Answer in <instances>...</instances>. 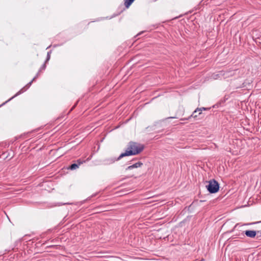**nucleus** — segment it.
<instances>
[{
    "instance_id": "nucleus-4",
    "label": "nucleus",
    "mask_w": 261,
    "mask_h": 261,
    "mask_svg": "<svg viewBox=\"0 0 261 261\" xmlns=\"http://www.w3.org/2000/svg\"><path fill=\"white\" fill-rule=\"evenodd\" d=\"M245 234L248 237L253 238L256 235V231L254 230H246L245 231Z\"/></svg>"
},
{
    "instance_id": "nucleus-8",
    "label": "nucleus",
    "mask_w": 261,
    "mask_h": 261,
    "mask_svg": "<svg viewBox=\"0 0 261 261\" xmlns=\"http://www.w3.org/2000/svg\"><path fill=\"white\" fill-rule=\"evenodd\" d=\"M202 109L203 110H205L206 109L204 108H201V109H197L193 113V114L191 116V117L193 116L194 117H196L197 116L196 115H194V113L197 112V111H202Z\"/></svg>"
},
{
    "instance_id": "nucleus-9",
    "label": "nucleus",
    "mask_w": 261,
    "mask_h": 261,
    "mask_svg": "<svg viewBox=\"0 0 261 261\" xmlns=\"http://www.w3.org/2000/svg\"><path fill=\"white\" fill-rule=\"evenodd\" d=\"M223 71L225 73V75H229L230 74V72H229V71H232L233 73V75H234V71L233 70H227Z\"/></svg>"
},
{
    "instance_id": "nucleus-10",
    "label": "nucleus",
    "mask_w": 261,
    "mask_h": 261,
    "mask_svg": "<svg viewBox=\"0 0 261 261\" xmlns=\"http://www.w3.org/2000/svg\"><path fill=\"white\" fill-rule=\"evenodd\" d=\"M256 235H257V238L261 237V230L257 231H256Z\"/></svg>"
},
{
    "instance_id": "nucleus-11",
    "label": "nucleus",
    "mask_w": 261,
    "mask_h": 261,
    "mask_svg": "<svg viewBox=\"0 0 261 261\" xmlns=\"http://www.w3.org/2000/svg\"><path fill=\"white\" fill-rule=\"evenodd\" d=\"M175 117H169L168 118H175Z\"/></svg>"
},
{
    "instance_id": "nucleus-1",
    "label": "nucleus",
    "mask_w": 261,
    "mask_h": 261,
    "mask_svg": "<svg viewBox=\"0 0 261 261\" xmlns=\"http://www.w3.org/2000/svg\"><path fill=\"white\" fill-rule=\"evenodd\" d=\"M143 148V145L135 142H130L125 152L121 154L119 158L137 154L141 152Z\"/></svg>"
},
{
    "instance_id": "nucleus-3",
    "label": "nucleus",
    "mask_w": 261,
    "mask_h": 261,
    "mask_svg": "<svg viewBox=\"0 0 261 261\" xmlns=\"http://www.w3.org/2000/svg\"><path fill=\"white\" fill-rule=\"evenodd\" d=\"M230 74L229 75H225V73L224 71H219L218 73H214L212 75V78L214 80L220 79L222 77L226 79L233 76V73L232 71H229Z\"/></svg>"
},
{
    "instance_id": "nucleus-7",
    "label": "nucleus",
    "mask_w": 261,
    "mask_h": 261,
    "mask_svg": "<svg viewBox=\"0 0 261 261\" xmlns=\"http://www.w3.org/2000/svg\"><path fill=\"white\" fill-rule=\"evenodd\" d=\"M78 162L79 163V164H72L70 167V169L71 170H74V169H77V168H79V166L80 164H81L82 163V162H80L79 161H78Z\"/></svg>"
},
{
    "instance_id": "nucleus-2",
    "label": "nucleus",
    "mask_w": 261,
    "mask_h": 261,
    "mask_svg": "<svg viewBox=\"0 0 261 261\" xmlns=\"http://www.w3.org/2000/svg\"><path fill=\"white\" fill-rule=\"evenodd\" d=\"M206 187L207 190L211 193H215L217 192L219 189V185L217 181L213 179L209 181L208 184L206 186Z\"/></svg>"
},
{
    "instance_id": "nucleus-6",
    "label": "nucleus",
    "mask_w": 261,
    "mask_h": 261,
    "mask_svg": "<svg viewBox=\"0 0 261 261\" xmlns=\"http://www.w3.org/2000/svg\"><path fill=\"white\" fill-rule=\"evenodd\" d=\"M135 0H124V6L126 8H128Z\"/></svg>"
},
{
    "instance_id": "nucleus-13",
    "label": "nucleus",
    "mask_w": 261,
    "mask_h": 261,
    "mask_svg": "<svg viewBox=\"0 0 261 261\" xmlns=\"http://www.w3.org/2000/svg\"><path fill=\"white\" fill-rule=\"evenodd\" d=\"M32 83V81H31L30 83H29V85H30Z\"/></svg>"
},
{
    "instance_id": "nucleus-5",
    "label": "nucleus",
    "mask_w": 261,
    "mask_h": 261,
    "mask_svg": "<svg viewBox=\"0 0 261 261\" xmlns=\"http://www.w3.org/2000/svg\"><path fill=\"white\" fill-rule=\"evenodd\" d=\"M142 165V163H141V162H138V163H136L134 164H133V165H131V166H128L126 169L127 170H130L133 168H138V167H141V166Z\"/></svg>"
},
{
    "instance_id": "nucleus-12",
    "label": "nucleus",
    "mask_w": 261,
    "mask_h": 261,
    "mask_svg": "<svg viewBox=\"0 0 261 261\" xmlns=\"http://www.w3.org/2000/svg\"><path fill=\"white\" fill-rule=\"evenodd\" d=\"M187 119H186V120H187ZM181 120H186V118L181 119Z\"/></svg>"
}]
</instances>
